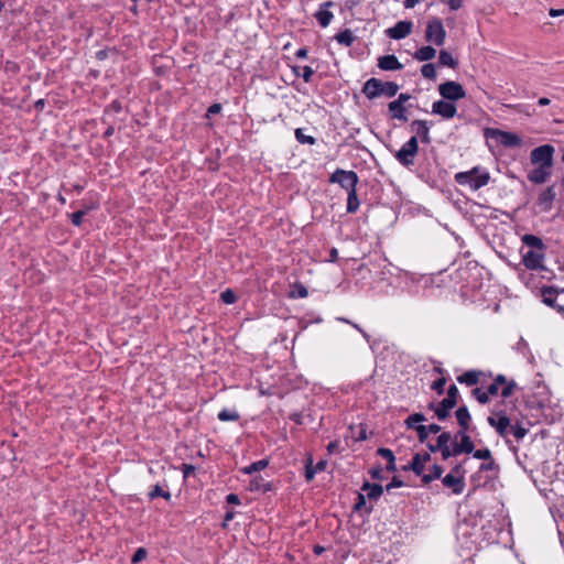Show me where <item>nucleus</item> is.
I'll return each instance as SVG.
<instances>
[{
    "label": "nucleus",
    "mask_w": 564,
    "mask_h": 564,
    "mask_svg": "<svg viewBox=\"0 0 564 564\" xmlns=\"http://www.w3.org/2000/svg\"><path fill=\"white\" fill-rule=\"evenodd\" d=\"M295 137H296V140L303 144H314L315 143V139L311 135H305L303 130L302 129H296L295 130Z\"/></svg>",
    "instance_id": "4c0bfd02"
},
{
    "label": "nucleus",
    "mask_w": 564,
    "mask_h": 564,
    "mask_svg": "<svg viewBox=\"0 0 564 564\" xmlns=\"http://www.w3.org/2000/svg\"><path fill=\"white\" fill-rule=\"evenodd\" d=\"M516 388V383L513 381L509 382V383H505V387L501 391V395L503 398H509L512 393H513V390Z\"/></svg>",
    "instance_id": "de8ad7c7"
},
{
    "label": "nucleus",
    "mask_w": 564,
    "mask_h": 564,
    "mask_svg": "<svg viewBox=\"0 0 564 564\" xmlns=\"http://www.w3.org/2000/svg\"><path fill=\"white\" fill-rule=\"evenodd\" d=\"M522 242L528 247L536 248L540 251L544 249V243L541 238L534 235H524L522 237Z\"/></svg>",
    "instance_id": "a878e982"
},
{
    "label": "nucleus",
    "mask_w": 564,
    "mask_h": 564,
    "mask_svg": "<svg viewBox=\"0 0 564 564\" xmlns=\"http://www.w3.org/2000/svg\"><path fill=\"white\" fill-rule=\"evenodd\" d=\"M488 424L496 429L500 436H506L508 427L510 426V419L506 415H500L499 419L488 416Z\"/></svg>",
    "instance_id": "2eb2a0df"
},
{
    "label": "nucleus",
    "mask_w": 564,
    "mask_h": 564,
    "mask_svg": "<svg viewBox=\"0 0 564 564\" xmlns=\"http://www.w3.org/2000/svg\"><path fill=\"white\" fill-rule=\"evenodd\" d=\"M541 295L546 305L556 308L558 312H564V305L557 303L558 292L556 290L544 286L541 289Z\"/></svg>",
    "instance_id": "ddd939ff"
},
{
    "label": "nucleus",
    "mask_w": 564,
    "mask_h": 564,
    "mask_svg": "<svg viewBox=\"0 0 564 564\" xmlns=\"http://www.w3.org/2000/svg\"><path fill=\"white\" fill-rule=\"evenodd\" d=\"M424 463L421 460V455L420 454H415L412 458V462L410 463L409 466H405L403 469H411L413 470L416 475H422L423 470H424Z\"/></svg>",
    "instance_id": "c85d7f7f"
},
{
    "label": "nucleus",
    "mask_w": 564,
    "mask_h": 564,
    "mask_svg": "<svg viewBox=\"0 0 564 564\" xmlns=\"http://www.w3.org/2000/svg\"><path fill=\"white\" fill-rule=\"evenodd\" d=\"M473 395L478 400L479 403L485 404L489 401V394L479 388L473 390Z\"/></svg>",
    "instance_id": "ea45409f"
},
{
    "label": "nucleus",
    "mask_w": 564,
    "mask_h": 564,
    "mask_svg": "<svg viewBox=\"0 0 564 564\" xmlns=\"http://www.w3.org/2000/svg\"><path fill=\"white\" fill-rule=\"evenodd\" d=\"M425 421V416L421 413H414L405 420V424L409 429H415V423Z\"/></svg>",
    "instance_id": "e433bc0d"
},
{
    "label": "nucleus",
    "mask_w": 564,
    "mask_h": 564,
    "mask_svg": "<svg viewBox=\"0 0 564 564\" xmlns=\"http://www.w3.org/2000/svg\"><path fill=\"white\" fill-rule=\"evenodd\" d=\"M442 482L445 487L451 488L455 495L462 494L465 487V481L462 475L455 476L454 474H447L443 478Z\"/></svg>",
    "instance_id": "4468645a"
},
{
    "label": "nucleus",
    "mask_w": 564,
    "mask_h": 564,
    "mask_svg": "<svg viewBox=\"0 0 564 564\" xmlns=\"http://www.w3.org/2000/svg\"><path fill=\"white\" fill-rule=\"evenodd\" d=\"M417 139L414 135L395 153V158L402 165L410 166L414 163V158L417 153Z\"/></svg>",
    "instance_id": "6e6552de"
},
{
    "label": "nucleus",
    "mask_w": 564,
    "mask_h": 564,
    "mask_svg": "<svg viewBox=\"0 0 564 564\" xmlns=\"http://www.w3.org/2000/svg\"><path fill=\"white\" fill-rule=\"evenodd\" d=\"M296 292L299 297L307 296V290L303 285H296Z\"/></svg>",
    "instance_id": "0e129e2a"
},
{
    "label": "nucleus",
    "mask_w": 564,
    "mask_h": 564,
    "mask_svg": "<svg viewBox=\"0 0 564 564\" xmlns=\"http://www.w3.org/2000/svg\"><path fill=\"white\" fill-rule=\"evenodd\" d=\"M451 474H454L455 476H459L462 475L464 477V474H465V470L463 468V465L462 464H457L453 469H452V473Z\"/></svg>",
    "instance_id": "680f3d73"
},
{
    "label": "nucleus",
    "mask_w": 564,
    "mask_h": 564,
    "mask_svg": "<svg viewBox=\"0 0 564 564\" xmlns=\"http://www.w3.org/2000/svg\"><path fill=\"white\" fill-rule=\"evenodd\" d=\"M335 39L339 44L350 46L355 40V36H354V33L349 29H346V30L339 32L335 36Z\"/></svg>",
    "instance_id": "c756f323"
},
{
    "label": "nucleus",
    "mask_w": 564,
    "mask_h": 564,
    "mask_svg": "<svg viewBox=\"0 0 564 564\" xmlns=\"http://www.w3.org/2000/svg\"><path fill=\"white\" fill-rule=\"evenodd\" d=\"M302 69H303L302 77H303L304 82L308 83L311 80V77L314 72L310 66H304Z\"/></svg>",
    "instance_id": "5fc2aeb1"
},
{
    "label": "nucleus",
    "mask_w": 564,
    "mask_h": 564,
    "mask_svg": "<svg viewBox=\"0 0 564 564\" xmlns=\"http://www.w3.org/2000/svg\"><path fill=\"white\" fill-rule=\"evenodd\" d=\"M89 208L86 207L84 209L77 210L70 215L72 223L75 226H79L82 224L83 217L88 213Z\"/></svg>",
    "instance_id": "58836bf2"
},
{
    "label": "nucleus",
    "mask_w": 564,
    "mask_h": 564,
    "mask_svg": "<svg viewBox=\"0 0 564 564\" xmlns=\"http://www.w3.org/2000/svg\"><path fill=\"white\" fill-rule=\"evenodd\" d=\"M467 432L468 431H459L458 434L460 436L459 445L466 454H469L474 452V443Z\"/></svg>",
    "instance_id": "bb28decb"
},
{
    "label": "nucleus",
    "mask_w": 564,
    "mask_h": 564,
    "mask_svg": "<svg viewBox=\"0 0 564 564\" xmlns=\"http://www.w3.org/2000/svg\"><path fill=\"white\" fill-rule=\"evenodd\" d=\"M228 503L238 505L240 502L239 497L235 494H230L226 498Z\"/></svg>",
    "instance_id": "e2e57ef3"
},
{
    "label": "nucleus",
    "mask_w": 564,
    "mask_h": 564,
    "mask_svg": "<svg viewBox=\"0 0 564 564\" xmlns=\"http://www.w3.org/2000/svg\"><path fill=\"white\" fill-rule=\"evenodd\" d=\"M339 321L350 324L352 327H355L357 330H359L367 340H369V335L362 328H360L357 324H355L348 319H345V318H339Z\"/></svg>",
    "instance_id": "13d9d810"
},
{
    "label": "nucleus",
    "mask_w": 564,
    "mask_h": 564,
    "mask_svg": "<svg viewBox=\"0 0 564 564\" xmlns=\"http://www.w3.org/2000/svg\"><path fill=\"white\" fill-rule=\"evenodd\" d=\"M413 24L411 21H399L393 28L387 30L390 39L401 40L412 32Z\"/></svg>",
    "instance_id": "9b49d317"
},
{
    "label": "nucleus",
    "mask_w": 564,
    "mask_h": 564,
    "mask_svg": "<svg viewBox=\"0 0 564 564\" xmlns=\"http://www.w3.org/2000/svg\"><path fill=\"white\" fill-rule=\"evenodd\" d=\"M554 151L551 144L540 145L531 151L530 161L535 167L552 169Z\"/></svg>",
    "instance_id": "7ed1b4c3"
},
{
    "label": "nucleus",
    "mask_w": 564,
    "mask_h": 564,
    "mask_svg": "<svg viewBox=\"0 0 564 564\" xmlns=\"http://www.w3.org/2000/svg\"><path fill=\"white\" fill-rule=\"evenodd\" d=\"M528 433V430L521 425H516L512 427V434L517 440L523 438Z\"/></svg>",
    "instance_id": "49530a36"
},
{
    "label": "nucleus",
    "mask_w": 564,
    "mask_h": 564,
    "mask_svg": "<svg viewBox=\"0 0 564 564\" xmlns=\"http://www.w3.org/2000/svg\"><path fill=\"white\" fill-rule=\"evenodd\" d=\"M458 425L460 426L459 431H468L470 424V414L466 406H460L455 412Z\"/></svg>",
    "instance_id": "aec40b11"
},
{
    "label": "nucleus",
    "mask_w": 564,
    "mask_h": 564,
    "mask_svg": "<svg viewBox=\"0 0 564 564\" xmlns=\"http://www.w3.org/2000/svg\"><path fill=\"white\" fill-rule=\"evenodd\" d=\"M383 492V487L378 484H373L369 492L367 494L369 499H378Z\"/></svg>",
    "instance_id": "a19ab883"
},
{
    "label": "nucleus",
    "mask_w": 564,
    "mask_h": 564,
    "mask_svg": "<svg viewBox=\"0 0 564 564\" xmlns=\"http://www.w3.org/2000/svg\"><path fill=\"white\" fill-rule=\"evenodd\" d=\"M359 208V199L357 196V191H352L348 193L347 198V212L355 213Z\"/></svg>",
    "instance_id": "7c9ffc66"
},
{
    "label": "nucleus",
    "mask_w": 564,
    "mask_h": 564,
    "mask_svg": "<svg viewBox=\"0 0 564 564\" xmlns=\"http://www.w3.org/2000/svg\"><path fill=\"white\" fill-rule=\"evenodd\" d=\"M432 112L440 115L445 119H451L456 115L457 108L452 102L437 100L432 105Z\"/></svg>",
    "instance_id": "f8f14e48"
},
{
    "label": "nucleus",
    "mask_w": 564,
    "mask_h": 564,
    "mask_svg": "<svg viewBox=\"0 0 564 564\" xmlns=\"http://www.w3.org/2000/svg\"><path fill=\"white\" fill-rule=\"evenodd\" d=\"M440 95L447 100H458L463 99L466 96L465 89L463 86L456 82L448 80L438 86Z\"/></svg>",
    "instance_id": "1a4fd4ad"
},
{
    "label": "nucleus",
    "mask_w": 564,
    "mask_h": 564,
    "mask_svg": "<svg viewBox=\"0 0 564 564\" xmlns=\"http://www.w3.org/2000/svg\"><path fill=\"white\" fill-rule=\"evenodd\" d=\"M499 387L494 382L488 387L487 393L490 395H496L498 393Z\"/></svg>",
    "instance_id": "338daca9"
},
{
    "label": "nucleus",
    "mask_w": 564,
    "mask_h": 564,
    "mask_svg": "<svg viewBox=\"0 0 564 564\" xmlns=\"http://www.w3.org/2000/svg\"><path fill=\"white\" fill-rule=\"evenodd\" d=\"M552 169L534 167L529 174L528 180L533 184H542L551 176Z\"/></svg>",
    "instance_id": "a211bd4d"
},
{
    "label": "nucleus",
    "mask_w": 564,
    "mask_h": 564,
    "mask_svg": "<svg viewBox=\"0 0 564 564\" xmlns=\"http://www.w3.org/2000/svg\"><path fill=\"white\" fill-rule=\"evenodd\" d=\"M218 419L220 421H237L239 414L236 411L223 410L218 413Z\"/></svg>",
    "instance_id": "c9c22d12"
},
{
    "label": "nucleus",
    "mask_w": 564,
    "mask_h": 564,
    "mask_svg": "<svg viewBox=\"0 0 564 564\" xmlns=\"http://www.w3.org/2000/svg\"><path fill=\"white\" fill-rule=\"evenodd\" d=\"M326 465H327L326 460H321L313 468L312 467V460H308V463L306 464V470H305V478H306V480L311 481L314 478V476H315V474L317 471H322V470L325 469Z\"/></svg>",
    "instance_id": "393cba45"
},
{
    "label": "nucleus",
    "mask_w": 564,
    "mask_h": 564,
    "mask_svg": "<svg viewBox=\"0 0 564 564\" xmlns=\"http://www.w3.org/2000/svg\"><path fill=\"white\" fill-rule=\"evenodd\" d=\"M220 299L226 304H232L236 302V294L231 290H226L220 294Z\"/></svg>",
    "instance_id": "79ce46f5"
},
{
    "label": "nucleus",
    "mask_w": 564,
    "mask_h": 564,
    "mask_svg": "<svg viewBox=\"0 0 564 564\" xmlns=\"http://www.w3.org/2000/svg\"><path fill=\"white\" fill-rule=\"evenodd\" d=\"M458 381L462 383H466L467 386H474L478 382V372L467 371L460 377H458Z\"/></svg>",
    "instance_id": "2f4dec72"
},
{
    "label": "nucleus",
    "mask_w": 564,
    "mask_h": 564,
    "mask_svg": "<svg viewBox=\"0 0 564 564\" xmlns=\"http://www.w3.org/2000/svg\"><path fill=\"white\" fill-rule=\"evenodd\" d=\"M449 453H451V457H452V456H457V455H459L462 453H465V452H464L463 447L459 445V443H454V445L451 448Z\"/></svg>",
    "instance_id": "6e6d98bb"
},
{
    "label": "nucleus",
    "mask_w": 564,
    "mask_h": 564,
    "mask_svg": "<svg viewBox=\"0 0 564 564\" xmlns=\"http://www.w3.org/2000/svg\"><path fill=\"white\" fill-rule=\"evenodd\" d=\"M389 111L391 112V118L398 119L401 121H408V117L404 115L405 107L395 100L391 101L388 105Z\"/></svg>",
    "instance_id": "412c9836"
},
{
    "label": "nucleus",
    "mask_w": 564,
    "mask_h": 564,
    "mask_svg": "<svg viewBox=\"0 0 564 564\" xmlns=\"http://www.w3.org/2000/svg\"><path fill=\"white\" fill-rule=\"evenodd\" d=\"M440 64L443 66H448L451 68H456L458 62L447 51H441L438 56Z\"/></svg>",
    "instance_id": "cd10ccee"
},
{
    "label": "nucleus",
    "mask_w": 564,
    "mask_h": 564,
    "mask_svg": "<svg viewBox=\"0 0 564 564\" xmlns=\"http://www.w3.org/2000/svg\"><path fill=\"white\" fill-rule=\"evenodd\" d=\"M422 76L427 79L436 78V70L433 64H425L421 68Z\"/></svg>",
    "instance_id": "f704fd0d"
},
{
    "label": "nucleus",
    "mask_w": 564,
    "mask_h": 564,
    "mask_svg": "<svg viewBox=\"0 0 564 564\" xmlns=\"http://www.w3.org/2000/svg\"><path fill=\"white\" fill-rule=\"evenodd\" d=\"M445 383H446L445 378H440L433 382L432 389L435 390L438 394H441V393H443Z\"/></svg>",
    "instance_id": "3c124183"
},
{
    "label": "nucleus",
    "mask_w": 564,
    "mask_h": 564,
    "mask_svg": "<svg viewBox=\"0 0 564 564\" xmlns=\"http://www.w3.org/2000/svg\"><path fill=\"white\" fill-rule=\"evenodd\" d=\"M410 99V95L408 94H400L398 98L395 99L397 102L404 105Z\"/></svg>",
    "instance_id": "774afa93"
},
{
    "label": "nucleus",
    "mask_w": 564,
    "mask_h": 564,
    "mask_svg": "<svg viewBox=\"0 0 564 564\" xmlns=\"http://www.w3.org/2000/svg\"><path fill=\"white\" fill-rule=\"evenodd\" d=\"M463 4V0H448V6L452 10H458Z\"/></svg>",
    "instance_id": "052dcab7"
},
{
    "label": "nucleus",
    "mask_w": 564,
    "mask_h": 564,
    "mask_svg": "<svg viewBox=\"0 0 564 564\" xmlns=\"http://www.w3.org/2000/svg\"><path fill=\"white\" fill-rule=\"evenodd\" d=\"M377 453L379 456L387 459V463H388L387 470L388 471H394L397 469L395 463H394L395 458H394V455L391 449L381 447L377 451Z\"/></svg>",
    "instance_id": "b1692460"
},
{
    "label": "nucleus",
    "mask_w": 564,
    "mask_h": 564,
    "mask_svg": "<svg viewBox=\"0 0 564 564\" xmlns=\"http://www.w3.org/2000/svg\"><path fill=\"white\" fill-rule=\"evenodd\" d=\"M452 442V435L448 432H443L438 437L435 444V448L442 454L443 459H448L451 457V447L449 443Z\"/></svg>",
    "instance_id": "dca6fc26"
},
{
    "label": "nucleus",
    "mask_w": 564,
    "mask_h": 564,
    "mask_svg": "<svg viewBox=\"0 0 564 564\" xmlns=\"http://www.w3.org/2000/svg\"><path fill=\"white\" fill-rule=\"evenodd\" d=\"M457 387L455 384L449 386L446 398H444L438 406L435 408V414L438 420H445L448 416L449 410L457 403Z\"/></svg>",
    "instance_id": "0eeeda50"
},
{
    "label": "nucleus",
    "mask_w": 564,
    "mask_h": 564,
    "mask_svg": "<svg viewBox=\"0 0 564 564\" xmlns=\"http://www.w3.org/2000/svg\"><path fill=\"white\" fill-rule=\"evenodd\" d=\"M474 453V457L477 459L488 460L492 457L491 452L488 448L477 449Z\"/></svg>",
    "instance_id": "37998d69"
},
{
    "label": "nucleus",
    "mask_w": 564,
    "mask_h": 564,
    "mask_svg": "<svg viewBox=\"0 0 564 564\" xmlns=\"http://www.w3.org/2000/svg\"><path fill=\"white\" fill-rule=\"evenodd\" d=\"M268 464H269V462L267 459H261V460H258V462L242 468V471L245 474H251L254 471H259V470L264 469L268 466Z\"/></svg>",
    "instance_id": "72a5a7b5"
},
{
    "label": "nucleus",
    "mask_w": 564,
    "mask_h": 564,
    "mask_svg": "<svg viewBox=\"0 0 564 564\" xmlns=\"http://www.w3.org/2000/svg\"><path fill=\"white\" fill-rule=\"evenodd\" d=\"M221 110V106L219 104H213L208 109H207V117H209L210 115H215V113H218L220 112Z\"/></svg>",
    "instance_id": "bf43d9fd"
},
{
    "label": "nucleus",
    "mask_w": 564,
    "mask_h": 564,
    "mask_svg": "<svg viewBox=\"0 0 564 564\" xmlns=\"http://www.w3.org/2000/svg\"><path fill=\"white\" fill-rule=\"evenodd\" d=\"M490 175L486 171H481L478 166L467 172L455 174V181L459 185H469L471 189L477 191L488 184Z\"/></svg>",
    "instance_id": "f03ea898"
},
{
    "label": "nucleus",
    "mask_w": 564,
    "mask_h": 564,
    "mask_svg": "<svg viewBox=\"0 0 564 564\" xmlns=\"http://www.w3.org/2000/svg\"><path fill=\"white\" fill-rule=\"evenodd\" d=\"M485 135L489 139H494L498 141L500 144L505 147H519L522 143V140L519 135L512 132L502 131L499 129H486Z\"/></svg>",
    "instance_id": "423d86ee"
},
{
    "label": "nucleus",
    "mask_w": 564,
    "mask_h": 564,
    "mask_svg": "<svg viewBox=\"0 0 564 564\" xmlns=\"http://www.w3.org/2000/svg\"><path fill=\"white\" fill-rule=\"evenodd\" d=\"M446 37V31L440 19L433 18L427 22L425 30V39L427 42H432L437 46L444 44Z\"/></svg>",
    "instance_id": "20e7f679"
},
{
    "label": "nucleus",
    "mask_w": 564,
    "mask_h": 564,
    "mask_svg": "<svg viewBox=\"0 0 564 564\" xmlns=\"http://www.w3.org/2000/svg\"><path fill=\"white\" fill-rule=\"evenodd\" d=\"M399 86L393 82H381L377 78L368 79L364 87L362 93L369 98L373 99L380 95L393 97L397 95Z\"/></svg>",
    "instance_id": "f257e3e1"
},
{
    "label": "nucleus",
    "mask_w": 564,
    "mask_h": 564,
    "mask_svg": "<svg viewBox=\"0 0 564 564\" xmlns=\"http://www.w3.org/2000/svg\"><path fill=\"white\" fill-rule=\"evenodd\" d=\"M329 182L338 183L343 188L347 191L348 194L352 191H356L358 175L354 171H345L338 169L332 174Z\"/></svg>",
    "instance_id": "39448f33"
},
{
    "label": "nucleus",
    "mask_w": 564,
    "mask_h": 564,
    "mask_svg": "<svg viewBox=\"0 0 564 564\" xmlns=\"http://www.w3.org/2000/svg\"><path fill=\"white\" fill-rule=\"evenodd\" d=\"M549 14L553 18L564 15V9H550Z\"/></svg>",
    "instance_id": "69168bd1"
},
{
    "label": "nucleus",
    "mask_w": 564,
    "mask_h": 564,
    "mask_svg": "<svg viewBox=\"0 0 564 564\" xmlns=\"http://www.w3.org/2000/svg\"><path fill=\"white\" fill-rule=\"evenodd\" d=\"M556 194H555V189H554V186H549L546 189H544L540 196H539V204L540 205H545L546 208H550L551 207V204L552 202L554 200Z\"/></svg>",
    "instance_id": "5701e85b"
},
{
    "label": "nucleus",
    "mask_w": 564,
    "mask_h": 564,
    "mask_svg": "<svg viewBox=\"0 0 564 564\" xmlns=\"http://www.w3.org/2000/svg\"><path fill=\"white\" fill-rule=\"evenodd\" d=\"M415 431L417 432V437L420 442H424L427 438L429 432L425 425L415 426Z\"/></svg>",
    "instance_id": "8fccbe9b"
},
{
    "label": "nucleus",
    "mask_w": 564,
    "mask_h": 564,
    "mask_svg": "<svg viewBox=\"0 0 564 564\" xmlns=\"http://www.w3.org/2000/svg\"><path fill=\"white\" fill-rule=\"evenodd\" d=\"M401 486H403V482L397 477H393L392 480L386 486V490L390 491L392 488H398Z\"/></svg>",
    "instance_id": "603ef678"
},
{
    "label": "nucleus",
    "mask_w": 564,
    "mask_h": 564,
    "mask_svg": "<svg viewBox=\"0 0 564 564\" xmlns=\"http://www.w3.org/2000/svg\"><path fill=\"white\" fill-rule=\"evenodd\" d=\"M378 66L383 70H399L403 67L394 55H384L379 57Z\"/></svg>",
    "instance_id": "f3484780"
},
{
    "label": "nucleus",
    "mask_w": 564,
    "mask_h": 564,
    "mask_svg": "<svg viewBox=\"0 0 564 564\" xmlns=\"http://www.w3.org/2000/svg\"><path fill=\"white\" fill-rule=\"evenodd\" d=\"M147 550L143 549V547H139L135 553L133 554L132 556V563L133 564H137L139 562H141L142 560H144L147 557Z\"/></svg>",
    "instance_id": "c03bdc74"
},
{
    "label": "nucleus",
    "mask_w": 564,
    "mask_h": 564,
    "mask_svg": "<svg viewBox=\"0 0 564 564\" xmlns=\"http://www.w3.org/2000/svg\"><path fill=\"white\" fill-rule=\"evenodd\" d=\"M315 17H316L317 21L319 22V24L323 28H326L333 19V13L330 11L321 10V11L316 12Z\"/></svg>",
    "instance_id": "473e14b6"
},
{
    "label": "nucleus",
    "mask_w": 564,
    "mask_h": 564,
    "mask_svg": "<svg viewBox=\"0 0 564 564\" xmlns=\"http://www.w3.org/2000/svg\"><path fill=\"white\" fill-rule=\"evenodd\" d=\"M366 505V498L362 494H359L357 497V502L355 503V510H361V508Z\"/></svg>",
    "instance_id": "4d7b16f0"
},
{
    "label": "nucleus",
    "mask_w": 564,
    "mask_h": 564,
    "mask_svg": "<svg viewBox=\"0 0 564 564\" xmlns=\"http://www.w3.org/2000/svg\"><path fill=\"white\" fill-rule=\"evenodd\" d=\"M442 473L443 468L438 465H433L430 470V474L432 475V477H434V479H438L442 476Z\"/></svg>",
    "instance_id": "864d4df0"
},
{
    "label": "nucleus",
    "mask_w": 564,
    "mask_h": 564,
    "mask_svg": "<svg viewBox=\"0 0 564 564\" xmlns=\"http://www.w3.org/2000/svg\"><path fill=\"white\" fill-rule=\"evenodd\" d=\"M544 254L542 251L530 250L523 254L522 262L529 270L543 269Z\"/></svg>",
    "instance_id": "9d476101"
},
{
    "label": "nucleus",
    "mask_w": 564,
    "mask_h": 564,
    "mask_svg": "<svg viewBox=\"0 0 564 564\" xmlns=\"http://www.w3.org/2000/svg\"><path fill=\"white\" fill-rule=\"evenodd\" d=\"M159 496H161V497H163V498H165L167 500L171 498V494L170 492L163 491L160 486H155L154 489L150 492V497L151 498H155V497H159Z\"/></svg>",
    "instance_id": "a18cd8bd"
},
{
    "label": "nucleus",
    "mask_w": 564,
    "mask_h": 564,
    "mask_svg": "<svg viewBox=\"0 0 564 564\" xmlns=\"http://www.w3.org/2000/svg\"><path fill=\"white\" fill-rule=\"evenodd\" d=\"M436 51L432 46H423L414 53V58L420 62L430 61L435 57Z\"/></svg>",
    "instance_id": "4be33fe9"
},
{
    "label": "nucleus",
    "mask_w": 564,
    "mask_h": 564,
    "mask_svg": "<svg viewBox=\"0 0 564 564\" xmlns=\"http://www.w3.org/2000/svg\"><path fill=\"white\" fill-rule=\"evenodd\" d=\"M479 469L481 471L494 470V469H498V466L495 463L494 458L491 457L490 459L486 460V463H482L480 465Z\"/></svg>",
    "instance_id": "09e8293b"
},
{
    "label": "nucleus",
    "mask_w": 564,
    "mask_h": 564,
    "mask_svg": "<svg viewBox=\"0 0 564 564\" xmlns=\"http://www.w3.org/2000/svg\"><path fill=\"white\" fill-rule=\"evenodd\" d=\"M411 127L416 132V134L421 138L422 142L430 143V127L427 121L425 120H414L411 123Z\"/></svg>",
    "instance_id": "6ab92c4d"
}]
</instances>
